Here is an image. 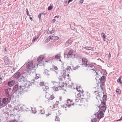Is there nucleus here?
<instances>
[{"label":"nucleus","instance_id":"58836bf2","mask_svg":"<svg viewBox=\"0 0 122 122\" xmlns=\"http://www.w3.org/2000/svg\"><path fill=\"white\" fill-rule=\"evenodd\" d=\"M59 117L58 116H56V117L55 120L56 121H58L59 120Z\"/></svg>","mask_w":122,"mask_h":122},{"label":"nucleus","instance_id":"864d4df0","mask_svg":"<svg viewBox=\"0 0 122 122\" xmlns=\"http://www.w3.org/2000/svg\"><path fill=\"white\" fill-rule=\"evenodd\" d=\"M53 68L56 70H57L58 69L57 67L55 66H53Z\"/></svg>","mask_w":122,"mask_h":122},{"label":"nucleus","instance_id":"f8f14e48","mask_svg":"<svg viewBox=\"0 0 122 122\" xmlns=\"http://www.w3.org/2000/svg\"><path fill=\"white\" fill-rule=\"evenodd\" d=\"M100 80L102 85L103 86L105 83V82L106 81L105 77L104 76H102L101 79H100Z\"/></svg>","mask_w":122,"mask_h":122},{"label":"nucleus","instance_id":"e433bc0d","mask_svg":"<svg viewBox=\"0 0 122 122\" xmlns=\"http://www.w3.org/2000/svg\"><path fill=\"white\" fill-rule=\"evenodd\" d=\"M40 75L39 74H36V77H35V79H37L39 78Z\"/></svg>","mask_w":122,"mask_h":122},{"label":"nucleus","instance_id":"4be33fe9","mask_svg":"<svg viewBox=\"0 0 122 122\" xmlns=\"http://www.w3.org/2000/svg\"><path fill=\"white\" fill-rule=\"evenodd\" d=\"M51 40H58L59 38V37L57 36H51Z\"/></svg>","mask_w":122,"mask_h":122},{"label":"nucleus","instance_id":"a211bd4d","mask_svg":"<svg viewBox=\"0 0 122 122\" xmlns=\"http://www.w3.org/2000/svg\"><path fill=\"white\" fill-rule=\"evenodd\" d=\"M2 101L3 104H6L9 103L8 98H4L2 100Z\"/></svg>","mask_w":122,"mask_h":122},{"label":"nucleus","instance_id":"6e6552de","mask_svg":"<svg viewBox=\"0 0 122 122\" xmlns=\"http://www.w3.org/2000/svg\"><path fill=\"white\" fill-rule=\"evenodd\" d=\"M87 67L88 68H89L90 70H92L95 72L97 71V70L95 69L96 68L93 64H89L88 65Z\"/></svg>","mask_w":122,"mask_h":122},{"label":"nucleus","instance_id":"5701e85b","mask_svg":"<svg viewBox=\"0 0 122 122\" xmlns=\"http://www.w3.org/2000/svg\"><path fill=\"white\" fill-rule=\"evenodd\" d=\"M44 91H46L49 89V87L46 85H45L42 87Z\"/></svg>","mask_w":122,"mask_h":122},{"label":"nucleus","instance_id":"052dcab7","mask_svg":"<svg viewBox=\"0 0 122 122\" xmlns=\"http://www.w3.org/2000/svg\"><path fill=\"white\" fill-rule=\"evenodd\" d=\"M102 84H101V85H100V87H101V89L103 90V88L102 87Z\"/></svg>","mask_w":122,"mask_h":122},{"label":"nucleus","instance_id":"393cba45","mask_svg":"<svg viewBox=\"0 0 122 122\" xmlns=\"http://www.w3.org/2000/svg\"><path fill=\"white\" fill-rule=\"evenodd\" d=\"M103 94L104 95L103 96V97H102V100L103 101H107V96L106 95H104V93L103 92Z\"/></svg>","mask_w":122,"mask_h":122},{"label":"nucleus","instance_id":"680f3d73","mask_svg":"<svg viewBox=\"0 0 122 122\" xmlns=\"http://www.w3.org/2000/svg\"><path fill=\"white\" fill-rule=\"evenodd\" d=\"M29 17H30V19L31 20V21L33 20V19H32V18L31 17H30V16H29Z\"/></svg>","mask_w":122,"mask_h":122},{"label":"nucleus","instance_id":"49530a36","mask_svg":"<svg viewBox=\"0 0 122 122\" xmlns=\"http://www.w3.org/2000/svg\"><path fill=\"white\" fill-rule=\"evenodd\" d=\"M3 103L2 101L0 100V107L3 105Z\"/></svg>","mask_w":122,"mask_h":122},{"label":"nucleus","instance_id":"0eeeda50","mask_svg":"<svg viewBox=\"0 0 122 122\" xmlns=\"http://www.w3.org/2000/svg\"><path fill=\"white\" fill-rule=\"evenodd\" d=\"M46 98L48 99L49 101L55 98V96L54 95L52 94L51 95L50 94H48L46 95Z\"/></svg>","mask_w":122,"mask_h":122},{"label":"nucleus","instance_id":"412c9836","mask_svg":"<svg viewBox=\"0 0 122 122\" xmlns=\"http://www.w3.org/2000/svg\"><path fill=\"white\" fill-rule=\"evenodd\" d=\"M53 59H55L57 60H59V61H61V60L60 58V57L58 55H56L55 56V58H54Z\"/></svg>","mask_w":122,"mask_h":122},{"label":"nucleus","instance_id":"7ed1b4c3","mask_svg":"<svg viewBox=\"0 0 122 122\" xmlns=\"http://www.w3.org/2000/svg\"><path fill=\"white\" fill-rule=\"evenodd\" d=\"M45 58V56L42 55H40L38 57L37 60L38 61L37 64V66L39 65L40 66H42L44 65V62L43 60Z\"/></svg>","mask_w":122,"mask_h":122},{"label":"nucleus","instance_id":"a878e982","mask_svg":"<svg viewBox=\"0 0 122 122\" xmlns=\"http://www.w3.org/2000/svg\"><path fill=\"white\" fill-rule=\"evenodd\" d=\"M45 73L47 76L50 75V73L49 71L47 69H45Z\"/></svg>","mask_w":122,"mask_h":122},{"label":"nucleus","instance_id":"13d9d810","mask_svg":"<svg viewBox=\"0 0 122 122\" xmlns=\"http://www.w3.org/2000/svg\"><path fill=\"white\" fill-rule=\"evenodd\" d=\"M73 0H69L68 1V4L69 3H70V2L72 1Z\"/></svg>","mask_w":122,"mask_h":122},{"label":"nucleus","instance_id":"cd10ccee","mask_svg":"<svg viewBox=\"0 0 122 122\" xmlns=\"http://www.w3.org/2000/svg\"><path fill=\"white\" fill-rule=\"evenodd\" d=\"M27 72H24L23 74V76H22V78H21V79H22V78L23 79V81H24V79L25 77H26V76L27 75Z\"/></svg>","mask_w":122,"mask_h":122},{"label":"nucleus","instance_id":"4d7b16f0","mask_svg":"<svg viewBox=\"0 0 122 122\" xmlns=\"http://www.w3.org/2000/svg\"><path fill=\"white\" fill-rule=\"evenodd\" d=\"M96 122V120L95 119H93L92 121V122Z\"/></svg>","mask_w":122,"mask_h":122},{"label":"nucleus","instance_id":"e2e57ef3","mask_svg":"<svg viewBox=\"0 0 122 122\" xmlns=\"http://www.w3.org/2000/svg\"><path fill=\"white\" fill-rule=\"evenodd\" d=\"M108 56L109 57H111V55L110 54V53H109V55H108Z\"/></svg>","mask_w":122,"mask_h":122},{"label":"nucleus","instance_id":"69168bd1","mask_svg":"<svg viewBox=\"0 0 122 122\" xmlns=\"http://www.w3.org/2000/svg\"><path fill=\"white\" fill-rule=\"evenodd\" d=\"M2 77H0V81H2Z\"/></svg>","mask_w":122,"mask_h":122},{"label":"nucleus","instance_id":"c756f323","mask_svg":"<svg viewBox=\"0 0 122 122\" xmlns=\"http://www.w3.org/2000/svg\"><path fill=\"white\" fill-rule=\"evenodd\" d=\"M39 36H40L39 35H38L37 36H36V37H34L33 38V41L34 42L37 39H38V38H39Z\"/></svg>","mask_w":122,"mask_h":122},{"label":"nucleus","instance_id":"c03bdc74","mask_svg":"<svg viewBox=\"0 0 122 122\" xmlns=\"http://www.w3.org/2000/svg\"><path fill=\"white\" fill-rule=\"evenodd\" d=\"M79 98L78 97H77L75 99V102H79Z\"/></svg>","mask_w":122,"mask_h":122},{"label":"nucleus","instance_id":"2f4dec72","mask_svg":"<svg viewBox=\"0 0 122 122\" xmlns=\"http://www.w3.org/2000/svg\"><path fill=\"white\" fill-rule=\"evenodd\" d=\"M116 91L117 93L120 94H121V91L120 89H117L116 90Z\"/></svg>","mask_w":122,"mask_h":122},{"label":"nucleus","instance_id":"f704fd0d","mask_svg":"<svg viewBox=\"0 0 122 122\" xmlns=\"http://www.w3.org/2000/svg\"><path fill=\"white\" fill-rule=\"evenodd\" d=\"M53 6L51 5H50L48 7V10H51L53 8Z\"/></svg>","mask_w":122,"mask_h":122},{"label":"nucleus","instance_id":"c85d7f7f","mask_svg":"<svg viewBox=\"0 0 122 122\" xmlns=\"http://www.w3.org/2000/svg\"><path fill=\"white\" fill-rule=\"evenodd\" d=\"M55 30H52L51 31L48 30L47 32V33L48 34H51L52 33H54L55 32Z\"/></svg>","mask_w":122,"mask_h":122},{"label":"nucleus","instance_id":"09e8293b","mask_svg":"<svg viewBox=\"0 0 122 122\" xmlns=\"http://www.w3.org/2000/svg\"><path fill=\"white\" fill-rule=\"evenodd\" d=\"M121 77H120L117 80V81L118 82H120L121 81Z\"/></svg>","mask_w":122,"mask_h":122},{"label":"nucleus","instance_id":"f257e3e1","mask_svg":"<svg viewBox=\"0 0 122 122\" xmlns=\"http://www.w3.org/2000/svg\"><path fill=\"white\" fill-rule=\"evenodd\" d=\"M54 84L55 85V86L53 87L52 88L54 91H57L62 89L64 86V83L62 82H55Z\"/></svg>","mask_w":122,"mask_h":122},{"label":"nucleus","instance_id":"ea45409f","mask_svg":"<svg viewBox=\"0 0 122 122\" xmlns=\"http://www.w3.org/2000/svg\"><path fill=\"white\" fill-rule=\"evenodd\" d=\"M22 107L23 108V110L24 111H28V110L27 108L26 109L25 108L26 107L25 106H23Z\"/></svg>","mask_w":122,"mask_h":122},{"label":"nucleus","instance_id":"aec40b11","mask_svg":"<svg viewBox=\"0 0 122 122\" xmlns=\"http://www.w3.org/2000/svg\"><path fill=\"white\" fill-rule=\"evenodd\" d=\"M101 35L102 36L103 40L104 41H106L107 39H107L106 35L104 33H102L101 34Z\"/></svg>","mask_w":122,"mask_h":122},{"label":"nucleus","instance_id":"20e7f679","mask_svg":"<svg viewBox=\"0 0 122 122\" xmlns=\"http://www.w3.org/2000/svg\"><path fill=\"white\" fill-rule=\"evenodd\" d=\"M33 61H30L26 65L27 68L30 71L32 70L31 68L33 69L35 67V65L33 64Z\"/></svg>","mask_w":122,"mask_h":122},{"label":"nucleus","instance_id":"4468645a","mask_svg":"<svg viewBox=\"0 0 122 122\" xmlns=\"http://www.w3.org/2000/svg\"><path fill=\"white\" fill-rule=\"evenodd\" d=\"M74 104V103H72V102L71 101L70 99L67 100V103L66 104V105H67L68 107H69Z\"/></svg>","mask_w":122,"mask_h":122},{"label":"nucleus","instance_id":"c9c22d12","mask_svg":"<svg viewBox=\"0 0 122 122\" xmlns=\"http://www.w3.org/2000/svg\"><path fill=\"white\" fill-rule=\"evenodd\" d=\"M63 75L65 76H66L67 75L66 74V70H64L63 71Z\"/></svg>","mask_w":122,"mask_h":122},{"label":"nucleus","instance_id":"f03ea898","mask_svg":"<svg viewBox=\"0 0 122 122\" xmlns=\"http://www.w3.org/2000/svg\"><path fill=\"white\" fill-rule=\"evenodd\" d=\"M30 85H31V84H29L27 86V85L26 86H23V84L22 83L20 86H19V87H20V90L19 91L23 93L25 92H27L28 86H29Z\"/></svg>","mask_w":122,"mask_h":122},{"label":"nucleus","instance_id":"f3484780","mask_svg":"<svg viewBox=\"0 0 122 122\" xmlns=\"http://www.w3.org/2000/svg\"><path fill=\"white\" fill-rule=\"evenodd\" d=\"M72 40L71 39H69L66 43L65 45L66 46H68L70 45L72 42Z\"/></svg>","mask_w":122,"mask_h":122},{"label":"nucleus","instance_id":"37998d69","mask_svg":"<svg viewBox=\"0 0 122 122\" xmlns=\"http://www.w3.org/2000/svg\"><path fill=\"white\" fill-rule=\"evenodd\" d=\"M66 69V70H72V69L71 68V67L70 66H68Z\"/></svg>","mask_w":122,"mask_h":122},{"label":"nucleus","instance_id":"3c124183","mask_svg":"<svg viewBox=\"0 0 122 122\" xmlns=\"http://www.w3.org/2000/svg\"><path fill=\"white\" fill-rule=\"evenodd\" d=\"M84 0H80L79 2V4H81L82 3L83 1H84Z\"/></svg>","mask_w":122,"mask_h":122},{"label":"nucleus","instance_id":"de8ad7c7","mask_svg":"<svg viewBox=\"0 0 122 122\" xmlns=\"http://www.w3.org/2000/svg\"><path fill=\"white\" fill-rule=\"evenodd\" d=\"M26 12H27V15L29 16H30V15H29V11L28 10V9L27 8L26 9Z\"/></svg>","mask_w":122,"mask_h":122},{"label":"nucleus","instance_id":"a18cd8bd","mask_svg":"<svg viewBox=\"0 0 122 122\" xmlns=\"http://www.w3.org/2000/svg\"><path fill=\"white\" fill-rule=\"evenodd\" d=\"M31 109H32V112L35 114L36 112V111L34 109L33 110V108H31Z\"/></svg>","mask_w":122,"mask_h":122},{"label":"nucleus","instance_id":"5fc2aeb1","mask_svg":"<svg viewBox=\"0 0 122 122\" xmlns=\"http://www.w3.org/2000/svg\"><path fill=\"white\" fill-rule=\"evenodd\" d=\"M81 94L80 93H78L77 94V96L79 97H81Z\"/></svg>","mask_w":122,"mask_h":122},{"label":"nucleus","instance_id":"0e129e2a","mask_svg":"<svg viewBox=\"0 0 122 122\" xmlns=\"http://www.w3.org/2000/svg\"><path fill=\"white\" fill-rule=\"evenodd\" d=\"M119 82L121 84V86H122V82L121 81Z\"/></svg>","mask_w":122,"mask_h":122},{"label":"nucleus","instance_id":"6e6d98bb","mask_svg":"<svg viewBox=\"0 0 122 122\" xmlns=\"http://www.w3.org/2000/svg\"><path fill=\"white\" fill-rule=\"evenodd\" d=\"M122 117H121L120 118V119L117 120V121H120L121 120H122Z\"/></svg>","mask_w":122,"mask_h":122},{"label":"nucleus","instance_id":"bb28decb","mask_svg":"<svg viewBox=\"0 0 122 122\" xmlns=\"http://www.w3.org/2000/svg\"><path fill=\"white\" fill-rule=\"evenodd\" d=\"M51 39V36H49L46 39V40L45 41V42L46 43L48 42Z\"/></svg>","mask_w":122,"mask_h":122},{"label":"nucleus","instance_id":"9b49d317","mask_svg":"<svg viewBox=\"0 0 122 122\" xmlns=\"http://www.w3.org/2000/svg\"><path fill=\"white\" fill-rule=\"evenodd\" d=\"M20 75V72L19 71H18L17 72L15 73L13 76L16 79H17L19 77Z\"/></svg>","mask_w":122,"mask_h":122},{"label":"nucleus","instance_id":"603ef678","mask_svg":"<svg viewBox=\"0 0 122 122\" xmlns=\"http://www.w3.org/2000/svg\"><path fill=\"white\" fill-rule=\"evenodd\" d=\"M41 14H39L38 15V17H39L40 20H41Z\"/></svg>","mask_w":122,"mask_h":122},{"label":"nucleus","instance_id":"774afa93","mask_svg":"<svg viewBox=\"0 0 122 122\" xmlns=\"http://www.w3.org/2000/svg\"><path fill=\"white\" fill-rule=\"evenodd\" d=\"M50 70H51V71L53 70V71H55L53 69V68H50Z\"/></svg>","mask_w":122,"mask_h":122},{"label":"nucleus","instance_id":"bf43d9fd","mask_svg":"<svg viewBox=\"0 0 122 122\" xmlns=\"http://www.w3.org/2000/svg\"><path fill=\"white\" fill-rule=\"evenodd\" d=\"M52 21H53V22L54 23L55 22L56 20L55 19H54L53 20H52Z\"/></svg>","mask_w":122,"mask_h":122},{"label":"nucleus","instance_id":"8fccbe9b","mask_svg":"<svg viewBox=\"0 0 122 122\" xmlns=\"http://www.w3.org/2000/svg\"><path fill=\"white\" fill-rule=\"evenodd\" d=\"M58 79L60 80V81H62V78L61 76H60L58 78Z\"/></svg>","mask_w":122,"mask_h":122},{"label":"nucleus","instance_id":"473e14b6","mask_svg":"<svg viewBox=\"0 0 122 122\" xmlns=\"http://www.w3.org/2000/svg\"><path fill=\"white\" fill-rule=\"evenodd\" d=\"M101 104L103 105V106H106V101H103L102 102V100H101Z\"/></svg>","mask_w":122,"mask_h":122},{"label":"nucleus","instance_id":"2eb2a0df","mask_svg":"<svg viewBox=\"0 0 122 122\" xmlns=\"http://www.w3.org/2000/svg\"><path fill=\"white\" fill-rule=\"evenodd\" d=\"M15 83V81L14 80H12L8 82V85L10 86H13Z\"/></svg>","mask_w":122,"mask_h":122},{"label":"nucleus","instance_id":"338daca9","mask_svg":"<svg viewBox=\"0 0 122 122\" xmlns=\"http://www.w3.org/2000/svg\"><path fill=\"white\" fill-rule=\"evenodd\" d=\"M55 71L57 74H58V72L56 70V71Z\"/></svg>","mask_w":122,"mask_h":122},{"label":"nucleus","instance_id":"6ab92c4d","mask_svg":"<svg viewBox=\"0 0 122 122\" xmlns=\"http://www.w3.org/2000/svg\"><path fill=\"white\" fill-rule=\"evenodd\" d=\"M5 94L6 97H10V95L9 94V91L7 89H5Z\"/></svg>","mask_w":122,"mask_h":122},{"label":"nucleus","instance_id":"dca6fc26","mask_svg":"<svg viewBox=\"0 0 122 122\" xmlns=\"http://www.w3.org/2000/svg\"><path fill=\"white\" fill-rule=\"evenodd\" d=\"M76 88L77 89V91H78L79 92L81 93V94H83V90L82 89V88H81V86H76Z\"/></svg>","mask_w":122,"mask_h":122},{"label":"nucleus","instance_id":"b1692460","mask_svg":"<svg viewBox=\"0 0 122 122\" xmlns=\"http://www.w3.org/2000/svg\"><path fill=\"white\" fill-rule=\"evenodd\" d=\"M100 109L104 112H105L106 110V106H101Z\"/></svg>","mask_w":122,"mask_h":122},{"label":"nucleus","instance_id":"79ce46f5","mask_svg":"<svg viewBox=\"0 0 122 122\" xmlns=\"http://www.w3.org/2000/svg\"><path fill=\"white\" fill-rule=\"evenodd\" d=\"M9 122H18V121L17 120H13Z\"/></svg>","mask_w":122,"mask_h":122},{"label":"nucleus","instance_id":"7c9ffc66","mask_svg":"<svg viewBox=\"0 0 122 122\" xmlns=\"http://www.w3.org/2000/svg\"><path fill=\"white\" fill-rule=\"evenodd\" d=\"M74 58H76V59H81V56L78 55H76V56L75 57H74Z\"/></svg>","mask_w":122,"mask_h":122},{"label":"nucleus","instance_id":"1a4fd4ad","mask_svg":"<svg viewBox=\"0 0 122 122\" xmlns=\"http://www.w3.org/2000/svg\"><path fill=\"white\" fill-rule=\"evenodd\" d=\"M87 61H88L86 58L84 57L83 58L82 60V61L83 63L82 64L84 65L85 67H87L88 64H87Z\"/></svg>","mask_w":122,"mask_h":122},{"label":"nucleus","instance_id":"72a5a7b5","mask_svg":"<svg viewBox=\"0 0 122 122\" xmlns=\"http://www.w3.org/2000/svg\"><path fill=\"white\" fill-rule=\"evenodd\" d=\"M85 48L86 49L89 50H91L92 49V47H86Z\"/></svg>","mask_w":122,"mask_h":122},{"label":"nucleus","instance_id":"9d476101","mask_svg":"<svg viewBox=\"0 0 122 122\" xmlns=\"http://www.w3.org/2000/svg\"><path fill=\"white\" fill-rule=\"evenodd\" d=\"M5 64L6 65H9L10 64V61L9 58L6 56H5L4 58Z\"/></svg>","mask_w":122,"mask_h":122},{"label":"nucleus","instance_id":"ddd939ff","mask_svg":"<svg viewBox=\"0 0 122 122\" xmlns=\"http://www.w3.org/2000/svg\"><path fill=\"white\" fill-rule=\"evenodd\" d=\"M104 114L102 111H100L99 112V113L97 114V118L98 119H101L102 118H103V116Z\"/></svg>","mask_w":122,"mask_h":122},{"label":"nucleus","instance_id":"a19ab883","mask_svg":"<svg viewBox=\"0 0 122 122\" xmlns=\"http://www.w3.org/2000/svg\"><path fill=\"white\" fill-rule=\"evenodd\" d=\"M40 85L41 86H42L45 85L44 82H40Z\"/></svg>","mask_w":122,"mask_h":122},{"label":"nucleus","instance_id":"423d86ee","mask_svg":"<svg viewBox=\"0 0 122 122\" xmlns=\"http://www.w3.org/2000/svg\"><path fill=\"white\" fill-rule=\"evenodd\" d=\"M73 50H70L67 54H64V56L65 57L67 58L70 57H71L72 55H73Z\"/></svg>","mask_w":122,"mask_h":122},{"label":"nucleus","instance_id":"4c0bfd02","mask_svg":"<svg viewBox=\"0 0 122 122\" xmlns=\"http://www.w3.org/2000/svg\"><path fill=\"white\" fill-rule=\"evenodd\" d=\"M80 67V66H76V67H73V69L74 70H76L77 69H78V68H79Z\"/></svg>","mask_w":122,"mask_h":122},{"label":"nucleus","instance_id":"39448f33","mask_svg":"<svg viewBox=\"0 0 122 122\" xmlns=\"http://www.w3.org/2000/svg\"><path fill=\"white\" fill-rule=\"evenodd\" d=\"M18 86V85L17 84L14 86L13 87L12 92L14 93H17L18 92H20L19 91L20 90V87L18 88V86Z\"/></svg>","mask_w":122,"mask_h":122}]
</instances>
